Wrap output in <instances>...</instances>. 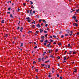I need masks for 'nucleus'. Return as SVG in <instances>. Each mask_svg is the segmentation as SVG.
I'll use <instances>...</instances> for the list:
<instances>
[{"label": "nucleus", "mask_w": 79, "mask_h": 79, "mask_svg": "<svg viewBox=\"0 0 79 79\" xmlns=\"http://www.w3.org/2000/svg\"><path fill=\"white\" fill-rule=\"evenodd\" d=\"M26 19L27 20V21H28V23H30V22H31V20H30V18H29V17L27 18H26Z\"/></svg>", "instance_id": "1"}, {"label": "nucleus", "mask_w": 79, "mask_h": 79, "mask_svg": "<svg viewBox=\"0 0 79 79\" xmlns=\"http://www.w3.org/2000/svg\"><path fill=\"white\" fill-rule=\"evenodd\" d=\"M73 26H76V27H77V26H78V24L76 23H74L73 24Z\"/></svg>", "instance_id": "2"}, {"label": "nucleus", "mask_w": 79, "mask_h": 79, "mask_svg": "<svg viewBox=\"0 0 79 79\" xmlns=\"http://www.w3.org/2000/svg\"><path fill=\"white\" fill-rule=\"evenodd\" d=\"M36 26L38 27V28H40V24H39V23L36 25Z\"/></svg>", "instance_id": "3"}, {"label": "nucleus", "mask_w": 79, "mask_h": 79, "mask_svg": "<svg viewBox=\"0 0 79 79\" xmlns=\"http://www.w3.org/2000/svg\"><path fill=\"white\" fill-rule=\"evenodd\" d=\"M32 9L30 11V14H31V15H33V14L32 13Z\"/></svg>", "instance_id": "4"}, {"label": "nucleus", "mask_w": 79, "mask_h": 79, "mask_svg": "<svg viewBox=\"0 0 79 79\" xmlns=\"http://www.w3.org/2000/svg\"><path fill=\"white\" fill-rule=\"evenodd\" d=\"M73 19L76 20V16L74 15L73 17Z\"/></svg>", "instance_id": "5"}, {"label": "nucleus", "mask_w": 79, "mask_h": 79, "mask_svg": "<svg viewBox=\"0 0 79 79\" xmlns=\"http://www.w3.org/2000/svg\"><path fill=\"white\" fill-rule=\"evenodd\" d=\"M38 60H39V62H40V61H41V60H42V59L40 58H39L38 59Z\"/></svg>", "instance_id": "6"}, {"label": "nucleus", "mask_w": 79, "mask_h": 79, "mask_svg": "<svg viewBox=\"0 0 79 79\" xmlns=\"http://www.w3.org/2000/svg\"><path fill=\"white\" fill-rule=\"evenodd\" d=\"M77 70V69H75L74 70V71H73V72H74V73H76Z\"/></svg>", "instance_id": "7"}, {"label": "nucleus", "mask_w": 79, "mask_h": 79, "mask_svg": "<svg viewBox=\"0 0 79 79\" xmlns=\"http://www.w3.org/2000/svg\"><path fill=\"white\" fill-rule=\"evenodd\" d=\"M66 32H68V33L69 34L70 32V31H69V30H66Z\"/></svg>", "instance_id": "8"}, {"label": "nucleus", "mask_w": 79, "mask_h": 79, "mask_svg": "<svg viewBox=\"0 0 79 79\" xmlns=\"http://www.w3.org/2000/svg\"><path fill=\"white\" fill-rule=\"evenodd\" d=\"M31 26L32 27H33V28H34V27H35V25H32Z\"/></svg>", "instance_id": "9"}, {"label": "nucleus", "mask_w": 79, "mask_h": 79, "mask_svg": "<svg viewBox=\"0 0 79 79\" xmlns=\"http://www.w3.org/2000/svg\"><path fill=\"white\" fill-rule=\"evenodd\" d=\"M40 33H42V32H43V30L41 29H40Z\"/></svg>", "instance_id": "10"}, {"label": "nucleus", "mask_w": 79, "mask_h": 79, "mask_svg": "<svg viewBox=\"0 0 79 79\" xmlns=\"http://www.w3.org/2000/svg\"><path fill=\"white\" fill-rule=\"evenodd\" d=\"M64 60H66V56L64 57Z\"/></svg>", "instance_id": "11"}, {"label": "nucleus", "mask_w": 79, "mask_h": 79, "mask_svg": "<svg viewBox=\"0 0 79 79\" xmlns=\"http://www.w3.org/2000/svg\"><path fill=\"white\" fill-rule=\"evenodd\" d=\"M23 27H21V28H20L21 32H22V30H23Z\"/></svg>", "instance_id": "12"}, {"label": "nucleus", "mask_w": 79, "mask_h": 79, "mask_svg": "<svg viewBox=\"0 0 79 79\" xmlns=\"http://www.w3.org/2000/svg\"><path fill=\"white\" fill-rule=\"evenodd\" d=\"M65 37H68V36H69V35L68 34H66L65 35Z\"/></svg>", "instance_id": "13"}, {"label": "nucleus", "mask_w": 79, "mask_h": 79, "mask_svg": "<svg viewBox=\"0 0 79 79\" xmlns=\"http://www.w3.org/2000/svg\"><path fill=\"white\" fill-rule=\"evenodd\" d=\"M43 22H44V23H46L47 22H46V21L45 20V19H44L43 20Z\"/></svg>", "instance_id": "14"}, {"label": "nucleus", "mask_w": 79, "mask_h": 79, "mask_svg": "<svg viewBox=\"0 0 79 79\" xmlns=\"http://www.w3.org/2000/svg\"><path fill=\"white\" fill-rule=\"evenodd\" d=\"M62 33H63V32L62 31L59 32V34H62Z\"/></svg>", "instance_id": "15"}, {"label": "nucleus", "mask_w": 79, "mask_h": 79, "mask_svg": "<svg viewBox=\"0 0 79 79\" xmlns=\"http://www.w3.org/2000/svg\"><path fill=\"white\" fill-rule=\"evenodd\" d=\"M33 6H33V5H31V8H33V9H34V7Z\"/></svg>", "instance_id": "16"}, {"label": "nucleus", "mask_w": 79, "mask_h": 79, "mask_svg": "<svg viewBox=\"0 0 79 79\" xmlns=\"http://www.w3.org/2000/svg\"><path fill=\"white\" fill-rule=\"evenodd\" d=\"M32 31H29L28 34H30V33H32Z\"/></svg>", "instance_id": "17"}, {"label": "nucleus", "mask_w": 79, "mask_h": 79, "mask_svg": "<svg viewBox=\"0 0 79 79\" xmlns=\"http://www.w3.org/2000/svg\"><path fill=\"white\" fill-rule=\"evenodd\" d=\"M23 43H21L20 47H23Z\"/></svg>", "instance_id": "18"}, {"label": "nucleus", "mask_w": 79, "mask_h": 79, "mask_svg": "<svg viewBox=\"0 0 79 79\" xmlns=\"http://www.w3.org/2000/svg\"><path fill=\"white\" fill-rule=\"evenodd\" d=\"M44 32L45 34H46V33H47V31H44Z\"/></svg>", "instance_id": "19"}, {"label": "nucleus", "mask_w": 79, "mask_h": 79, "mask_svg": "<svg viewBox=\"0 0 79 79\" xmlns=\"http://www.w3.org/2000/svg\"><path fill=\"white\" fill-rule=\"evenodd\" d=\"M44 57H43V58L42 59V61H45V60H44Z\"/></svg>", "instance_id": "20"}, {"label": "nucleus", "mask_w": 79, "mask_h": 79, "mask_svg": "<svg viewBox=\"0 0 79 79\" xmlns=\"http://www.w3.org/2000/svg\"><path fill=\"white\" fill-rule=\"evenodd\" d=\"M10 18H13V17L12 14H10Z\"/></svg>", "instance_id": "21"}, {"label": "nucleus", "mask_w": 79, "mask_h": 79, "mask_svg": "<svg viewBox=\"0 0 79 79\" xmlns=\"http://www.w3.org/2000/svg\"><path fill=\"white\" fill-rule=\"evenodd\" d=\"M2 23H4V20H2L1 22Z\"/></svg>", "instance_id": "22"}, {"label": "nucleus", "mask_w": 79, "mask_h": 79, "mask_svg": "<svg viewBox=\"0 0 79 79\" xmlns=\"http://www.w3.org/2000/svg\"><path fill=\"white\" fill-rule=\"evenodd\" d=\"M41 38H42V39H45V38L44 37V36H42L41 37Z\"/></svg>", "instance_id": "23"}, {"label": "nucleus", "mask_w": 79, "mask_h": 79, "mask_svg": "<svg viewBox=\"0 0 79 79\" xmlns=\"http://www.w3.org/2000/svg\"><path fill=\"white\" fill-rule=\"evenodd\" d=\"M10 10H11V7H9L8 8V10H9V11Z\"/></svg>", "instance_id": "24"}, {"label": "nucleus", "mask_w": 79, "mask_h": 79, "mask_svg": "<svg viewBox=\"0 0 79 79\" xmlns=\"http://www.w3.org/2000/svg\"><path fill=\"white\" fill-rule=\"evenodd\" d=\"M60 37H61V38H63V37H64V36L63 35H61Z\"/></svg>", "instance_id": "25"}, {"label": "nucleus", "mask_w": 79, "mask_h": 79, "mask_svg": "<svg viewBox=\"0 0 79 79\" xmlns=\"http://www.w3.org/2000/svg\"><path fill=\"white\" fill-rule=\"evenodd\" d=\"M41 65L43 66H45V64H41Z\"/></svg>", "instance_id": "26"}, {"label": "nucleus", "mask_w": 79, "mask_h": 79, "mask_svg": "<svg viewBox=\"0 0 79 79\" xmlns=\"http://www.w3.org/2000/svg\"><path fill=\"white\" fill-rule=\"evenodd\" d=\"M30 2H31V5H32V4H33V3L32 2V1H30Z\"/></svg>", "instance_id": "27"}, {"label": "nucleus", "mask_w": 79, "mask_h": 79, "mask_svg": "<svg viewBox=\"0 0 79 79\" xmlns=\"http://www.w3.org/2000/svg\"><path fill=\"white\" fill-rule=\"evenodd\" d=\"M71 47V45L70 44H68V47Z\"/></svg>", "instance_id": "28"}, {"label": "nucleus", "mask_w": 79, "mask_h": 79, "mask_svg": "<svg viewBox=\"0 0 79 79\" xmlns=\"http://www.w3.org/2000/svg\"><path fill=\"white\" fill-rule=\"evenodd\" d=\"M57 58L58 60H60V56H58Z\"/></svg>", "instance_id": "29"}, {"label": "nucleus", "mask_w": 79, "mask_h": 79, "mask_svg": "<svg viewBox=\"0 0 79 79\" xmlns=\"http://www.w3.org/2000/svg\"><path fill=\"white\" fill-rule=\"evenodd\" d=\"M40 42H44V40H40Z\"/></svg>", "instance_id": "30"}, {"label": "nucleus", "mask_w": 79, "mask_h": 79, "mask_svg": "<svg viewBox=\"0 0 79 79\" xmlns=\"http://www.w3.org/2000/svg\"><path fill=\"white\" fill-rule=\"evenodd\" d=\"M50 57H51L52 58H53L54 57L53 56H50Z\"/></svg>", "instance_id": "31"}, {"label": "nucleus", "mask_w": 79, "mask_h": 79, "mask_svg": "<svg viewBox=\"0 0 79 79\" xmlns=\"http://www.w3.org/2000/svg\"><path fill=\"white\" fill-rule=\"evenodd\" d=\"M50 42H53V40H52V39H50Z\"/></svg>", "instance_id": "32"}, {"label": "nucleus", "mask_w": 79, "mask_h": 79, "mask_svg": "<svg viewBox=\"0 0 79 79\" xmlns=\"http://www.w3.org/2000/svg\"><path fill=\"white\" fill-rule=\"evenodd\" d=\"M44 42H45V43H47V40H45V41H44Z\"/></svg>", "instance_id": "33"}, {"label": "nucleus", "mask_w": 79, "mask_h": 79, "mask_svg": "<svg viewBox=\"0 0 79 79\" xmlns=\"http://www.w3.org/2000/svg\"><path fill=\"white\" fill-rule=\"evenodd\" d=\"M53 37L54 38H56V36L55 35H53Z\"/></svg>", "instance_id": "34"}, {"label": "nucleus", "mask_w": 79, "mask_h": 79, "mask_svg": "<svg viewBox=\"0 0 79 79\" xmlns=\"http://www.w3.org/2000/svg\"><path fill=\"white\" fill-rule=\"evenodd\" d=\"M76 12H78L79 11V9H78V10H76Z\"/></svg>", "instance_id": "35"}, {"label": "nucleus", "mask_w": 79, "mask_h": 79, "mask_svg": "<svg viewBox=\"0 0 79 79\" xmlns=\"http://www.w3.org/2000/svg\"><path fill=\"white\" fill-rule=\"evenodd\" d=\"M11 3V1H9L7 2V3Z\"/></svg>", "instance_id": "36"}, {"label": "nucleus", "mask_w": 79, "mask_h": 79, "mask_svg": "<svg viewBox=\"0 0 79 79\" xmlns=\"http://www.w3.org/2000/svg\"><path fill=\"white\" fill-rule=\"evenodd\" d=\"M56 52H58V49H56Z\"/></svg>", "instance_id": "37"}, {"label": "nucleus", "mask_w": 79, "mask_h": 79, "mask_svg": "<svg viewBox=\"0 0 79 79\" xmlns=\"http://www.w3.org/2000/svg\"><path fill=\"white\" fill-rule=\"evenodd\" d=\"M37 48V46H36L34 47V48Z\"/></svg>", "instance_id": "38"}, {"label": "nucleus", "mask_w": 79, "mask_h": 79, "mask_svg": "<svg viewBox=\"0 0 79 79\" xmlns=\"http://www.w3.org/2000/svg\"><path fill=\"white\" fill-rule=\"evenodd\" d=\"M57 77H60V75L59 74H57Z\"/></svg>", "instance_id": "39"}, {"label": "nucleus", "mask_w": 79, "mask_h": 79, "mask_svg": "<svg viewBox=\"0 0 79 79\" xmlns=\"http://www.w3.org/2000/svg\"><path fill=\"white\" fill-rule=\"evenodd\" d=\"M58 45H61V43L58 44Z\"/></svg>", "instance_id": "40"}, {"label": "nucleus", "mask_w": 79, "mask_h": 79, "mask_svg": "<svg viewBox=\"0 0 79 79\" xmlns=\"http://www.w3.org/2000/svg\"><path fill=\"white\" fill-rule=\"evenodd\" d=\"M48 26V24H47L45 25V27H47V26Z\"/></svg>", "instance_id": "41"}, {"label": "nucleus", "mask_w": 79, "mask_h": 79, "mask_svg": "<svg viewBox=\"0 0 79 79\" xmlns=\"http://www.w3.org/2000/svg\"><path fill=\"white\" fill-rule=\"evenodd\" d=\"M18 10L17 11L18 12L19 11V10H20V9L19 8L18 9Z\"/></svg>", "instance_id": "42"}, {"label": "nucleus", "mask_w": 79, "mask_h": 79, "mask_svg": "<svg viewBox=\"0 0 79 79\" xmlns=\"http://www.w3.org/2000/svg\"><path fill=\"white\" fill-rule=\"evenodd\" d=\"M47 35H48V34H46L45 35V37H47Z\"/></svg>", "instance_id": "43"}, {"label": "nucleus", "mask_w": 79, "mask_h": 79, "mask_svg": "<svg viewBox=\"0 0 79 79\" xmlns=\"http://www.w3.org/2000/svg\"><path fill=\"white\" fill-rule=\"evenodd\" d=\"M17 30H18L19 29V27H18V28H17Z\"/></svg>", "instance_id": "44"}, {"label": "nucleus", "mask_w": 79, "mask_h": 79, "mask_svg": "<svg viewBox=\"0 0 79 79\" xmlns=\"http://www.w3.org/2000/svg\"><path fill=\"white\" fill-rule=\"evenodd\" d=\"M33 13H34H34H35V10H34L33 11Z\"/></svg>", "instance_id": "45"}, {"label": "nucleus", "mask_w": 79, "mask_h": 79, "mask_svg": "<svg viewBox=\"0 0 79 79\" xmlns=\"http://www.w3.org/2000/svg\"><path fill=\"white\" fill-rule=\"evenodd\" d=\"M78 21V20L77 19H76L75 20V21H76V23H77V22Z\"/></svg>", "instance_id": "46"}, {"label": "nucleus", "mask_w": 79, "mask_h": 79, "mask_svg": "<svg viewBox=\"0 0 79 79\" xmlns=\"http://www.w3.org/2000/svg\"><path fill=\"white\" fill-rule=\"evenodd\" d=\"M47 30H48V31H50V29H49V28H47Z\"/></svg>", "instance_id": "47"}, {"label": "nucleus", "mask_w": 79, "mask_h": 79, "mask_svg": "<svg viewBox=\"0 0 79 79\" xmlns=\"http://www.w3.org/2000/svg\"><path fill=\"white\" fill-rule=\"evenodd\" d=\"M35 71H36V72H38V69H36Z\"/></svg>", "instance_id": "48"}, {"label": "nucleus", "mask_w": 79, "mask_h": 79, "mask_svg": "<svg viewBox=\"0 0 79 79\" xmlns=\"http://www.w3.org/2000/svg\"><path fill=\"white\" fill-rule=\"evenodd\" d=\"M27 13H29V10H27Z\"/></svg>", "instance_id": "49"}, {"label": "nucleus", "mask_w": 79, "mask_h": 79, "mask_svg": "<svg viewBox=\"0 0 79 79\" xmlns=\"http://www.w3.org/2000/svg\"><path fill=\"white\" fill-rule=\"evenodd\" d=\"M41 22H42V20H39V22H40V23H41Z\"/></svg>", "instance_id": "50"}, {"label": "nucleus", "mask_w": 79, "mask_h": 79, "mask_svg": "<svg viewBox=\"0 0 79 79\" xmlns=\"http://www.w3.org/2000/svg\"><path fill=\"white\" fill-rule=\"evenodd\" d=\"M53 44H56V43H55V42H54L53 43Z\"/></svg>", "instance_id": "51"}, {"label": "nucleus", "mask_w": 79, "mask_h": 79, "mask_svg": "<svg viewBox=\"0 0 79 79\" xmlns=\"http://www.w3.org/2000/svg\"><path fill=\"white\" fill-rule=\"evenodd\" d=\"M73 54H76V52H73Z\"/></svg>", "instance_id": "52"}, {"label": "nucleus", "mask_w": 79, "mask_h": 79, "mask_svg": "<svg viewBox=\"0 0 79 79\" xmlns=\"http://www.w3.org/2000/svg\"><path fill=\"white\" fill-rule=\"evenodd\" d=\"M23 5H24V6H25V5H26V3H24L23 4Z\"/></svg>", "instance_id": "53"}, {"label": "nucleus", "mask_w": 79, "mask_h": 79, "mask_svg": "<svg viewBox=\"0 0 79 79\" xmlns=\"http://www.w3.org/2000/svg\"><path fill=\"white\" fill-rule=\"evenodd\" d=\"M33 23H34V24H35V21H34L33 22Z\"/></svg>", "instance_id": "54"}, {"label": "nucleus", "mask_w": 79, "mask_h": 79, "mask_svg": "<svg viewBox=\"0 0 79 79\" xmlns=\"http://www.w3.org/2000/svg\"><path fill=\"white\" fill-rule=\"evenodd\" d=\"M70 33L71 34H73V31H71Z\"/></svg>", "instance_id": "55"}, {"label": "nucleus", "mask_w": 79, "mask_h": 79, "mask_svg": "<svg viewBox=\"0 0 79 79\" xmlns=\"http://www.w3.org/2000/svg\"><path fill=\"white\" fill-rule=\"evenodd\" d=\"M66 61L65 60H64V61H63V63H66Z\"/></svg>", "instance_id": "56"}, {"label": "nucleus", "mask_w": 79, "mask_h": 79, "mask_svg": "<svg viewBox=\"0 0 79 79\" xmlns=\"http://www.w3.org/2000/svg\"><path fill=\"white\" fill-rule=\"evenodd\" d=\"M33 64H34V63H36V62L35 61H34L33 63Z\"/></svg>", "instance_id": "57"}, {"label": "nucleus", "mask_w": 79, "mask_h": 79, "mask_svg": "<svg viewBox=\"0 0 79 79\" xmlns=\"http://www.w3.org/2000/svg\"><path fill=\"white\" fill-rule=\"evenodd\" d=\"M48 77H51V76H50V75H49L48 76Z\"/></svg>", "instance_id": "58"}, {"label": "nucleus", "mask_w": 79, "mask_h": 79, "mask_svg": "<svg viewBox=\"0 0 79 79\" xmlns=\"http://www.w3.org/2000/svg\"><path fill=\"white\" fill-rule=\"evenodd\" d=\"M60 79H63V78L62 77H60Z\"/></svg>", "instance_id": "59"}, {"label": "nucleus", "mask_w": 79, "mask_h": 79, "mask_svg": "<svg viewBox=\"0 0 79 79\" xmlns=\"http://www.w3.org/2000/svg\"><path fill=\"white\" fill-rule=\"evenodd\" d=\"M49 53H51V52H50V50H49Z\"/></svg>", "instance_id": "60"}, {"label": "nucleus", "mask_w": 79, "mask_h": 79, "mask_svg": "<svg viewBox=\"0 0 79 79\" xmlns=\"http://www.w3.org/2000/svg\"><path fill=\"white\" fill-rule=\"evenodd\" d=\"M48 68H50V65H48Z\"/></svg>", "instance_id": "61"}, {"label": "nucleus", "mask_w": 79, "mask_h": 79, "mask_svg": "<svg viewBox=\"0 0 79 79\" xmlns=\"http://www.w3.org/2000/svg\"><path fill=\"white\" fill-rule=\"evenodd\" d=\"M44 45H46V43H44Z\"/></svg>", "instance_id": "62"}, {"label": "nucleus", "mask_w": 79, "mask_h": 79, "mask_svg": "<svg viewBox=\"0 0 79 79\" xmlns=\"http://www.w3.org/2000/svg\"><path fill=\"white\" fill-rule=\"evenodd\" d=\"M50 38H52V36H50Z\"/></svg>", "instance_id": "63"}, {"label": "nucleus", "mask_w": 79, "mask_h": 79, "mask_svg": "<svg viewBox=\"0 0 79 79\" xmlns=\"http://www.w3.org/2000/svg\"><path fill=\"white\" fill-rule=\"evenodd\" d=\"M77 35H79V32L77 33Z\"/></svg>", "instance_id": "64"}]
</instances>
